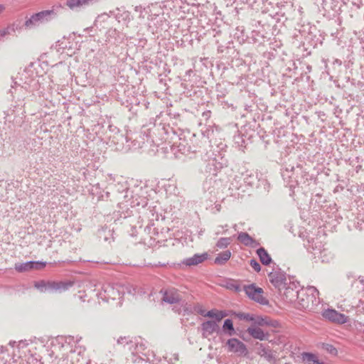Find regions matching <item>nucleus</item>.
Listing matches in <instances>:
<instances>
[{"instance_id": "nucleus-21", "label": "nucleus", "mask_w": 364, "mask_h": 364, "mask_svg": "<svg viewBox=\"0 0 364 364\" xmlns=\"http://www.w3.org/2000/svg\"><path fill=\"white\" fill-rule=\"evenodd\" d=\"M232 242L231 237H221L216 243V247L220 249L226 248Z\"/></svg>"}, {"instance_id": "nucleus-19", "label": "nucleus", "mask_w": 364, "mask_h": 364, "mask_svg": "<svg viewBox=\"0 0 364 364\" xmlns=\"http://www.w3.org/2000/svg\"><path fill=\"white\" fill-rule=\"evenodd\" d=\"M252 238V237L247 232H240L237 236V240L245 246H248L249 244H250Z\"/></svg>"}, {"instance_id": "nucleus-26", "label": "nucleus", "mask_w": 364, "mask_h": 364, "mask_svg": "<svg viewBox=\"0 0 364 364\" xmlns=\"http://www.w3.org/2000/svg\"><path fill=\"white\" fill-rule=\"evenodd\" d=\"M137 341H132V340H129L127 341V349L132 352V354H136V351L134 350V348H135V344L136 343Z\"/></svg>"}, {"instance_id": "nucleus-9", "label": "nucleus", "mask_w": 364, "mask_h": 364, "mask_svg": "<svg viewBox=\"0 0 364 364\" xmlns=\"http://www.w3.org/2000/svg\"><path fill=\"white\" fill-rule=\"evenodd\" d=\"M200 328L203 338H208L214 332L219 331V326L217 322L214 321H206L202 323Z\"/></svg>"}, {"instance_id": "nucleus-2", "label": "nucleus", "mask_w": 364, "mask_h": 364, "mask_svg": "<svg viewBox=\"0 0 364 364\" xmlns=\"http://www.w3.org/2000/svg\"><path fill=\"white\" fill-rule=\"evenodd\" d=\"M74 284L71 281H46L35 282L34 287L42 293H61L67 291Z\"/></svg>"}, {"instance_id": "nucleus-25", "label": "nucleus", "mask_w": 364, "mask_h": 364, "mask_svg": "<svg viewBox=\"0 0 364 364\" xmlns=\"http://www.w3.org/2000/svg\"><path fill=\"white\" fill-rule=\"evenodd\" d=\"M134 350L136 351V354L142 353L145 350V345L142 343V341H136Z\"/></svg>"}, {"instance_id": "nucleus-4", "label": "nucleus", "mask_w": 364, "mask_h": 364, "mask_svg": "<svg viewBox=\"0 0 364 364\" xmlns=\"http://www.w3.org/2000/svg\"><path fill=\"white\" fill-rule=\"evenodd\" d=\"M268 278L271 284L280 293L287 285V274L280 269H272L268 274Z\"/></svg>"}, {"instance_id": "nucleus-34", "label": "nucleus", "mask_w": 364, "mask_h": 364, "mask_svg": "<svg viewBox=\"0 0 364 364\" xmlns=\"http://www.w3.org/2000/svg\"><path fill=\"white\" fill-rule=\"evenodd\" d=\"M209 114H210V111H208V112H203V115H205H205L208 116V115H209Z\"/></svg>"}, {"instance_id": "nucleus-24", "label": "nucleus", "mask_w": 364, "mask_h": 364, "mask_svg": "<svg viewBox=\"0 0 364 364\" xmlns=\"http://www.w3.org/2000/svg\"><path fill=\"white\" fill-rule=\"evenodd\" d=\"M323 348L327 352H328L331 355H336L338 353L337 349L331 344H324Z\"/></svg>"}, {"instance_id": "nucleus-12", "label": "nucleus", "mask_w": 364, "mask_h": 364, "mask_svg": "<svg viewBox=\"0 0 364 364\" xmlns=\"http://www.w3.org/2000/svg\"><path fill=\"white\" fill-rule=\"evenodd\" d=\"M257 353L269 363H272L275 360L272 350L269 347L264 346L263 344H260L257 348Z\"/></svg>"}, {"instance_id": "nucleus-30", "label": "nucleus", "mask_w": 364, "mask_h": 364, "mask_svg": "<svg viewBox=\"0 0 364 364\" xmlns=\"http://www.w3.org/2000/svg\"><path fill=\"white\" fill-rule=\"evenodd\" d=\"M129 339L127 337H120L119 338L117 339V343L118 344H122L124 346V347H126L127 346V341H129Z\"/></svg>"}, {"instance_id": "nucleus-31", "label": "nucleus", "mask_w": 364, "mask_h": 364, "mask_svg": "<svg viewBox=\"0 0 364 364\" xmlns=\"http://www.w3.org/2000/svg\"><path fill=\"white\" fill-rule=\"evenodd\" d=\"M259 245V242L255 240V239L252 238V241H250V244H249L248 247L255 248Z\"/></svg>"}, {"instance_id": "nucleus-29", "label": "nucleus", "mask_w": 364, "mask_h": 364, "mask_svg": "<svg viewBox=\"0 0 364 364\" xmlns=\"http://www.w3.org/2000/svg\"><path fill=\"white\" fill-rule=\"evenodd\" d=\"M10 31H14V28L9 27L0 31V37H4L6 35L10 34Z\"/></svg>"}, {"instance_id": "nucleus-27", "label": "nucleus", "mask_w": 364, "mask_h": 364, "mask_svg": "<svg viewBox=\"0 0 364 364\" xmlns=\"http://www.w3.org/2000/svg\"><path fill=\"white\" fill-rule=\"evenodd\" d=\"M250 264L255 272H259L261 270V266L256 259H251L250 261Z\"/></svg>"}, {"instance_id": "nucleus-5", "label": "nucleus", "mask_w": 364, "mask_h": 364, "mask_svg": "<svg viewBox=\"0 0 364 364\" xmlns=\"http://www.w3.org/2000/svg\"><path fill=\"white\" fill-rule=\"evenodd\" d=\"M159 293L162 295L161 303L176 304H179L182 300L178 290L174 287L161 289Z\"/></svg>"}, {"instance_id": "nucleus-20", "label": "nucleus", "mask_w": 364, "mask_h": 364, "mask_svg": "<svg viewBox=\"0 0 364 364\" xmlns=\"http://www.w3.org/2000/svg\"><path fill=\"white\" fill-rule=\"evenodd\" d=\"M224 331H228L227 333L229 336H233L235 333V331L233 327L232 321L231 319H225L223 323Z\"/></svg>"}, {"instance_id": "nucleus-23", "label": "nucleus", "mask_w": 364, "mask_h": 364, "mask_svg": "<svg viewBox=\"0 0 364 364\" xmlns=\"http://www.w3.org/2000/svg\"><path fill=\"white\" fill-rule=\"evenodd\" d=\"M234 315L239 318L240 320H244L247 321H253V314H247L243 312H235Z\"/></svg>"}, {"instance_id": "nucleus-17", "label": "nucleus", "mask_w": 364, "mask_h": 364, "mask_svg": "<svg viewBox=\"0 0 364 364\" xmlns=\"http://www.w3.org/2000/svg\"><path fill=\"white\" fill-rule=\"evenodd\" d=\"M231 257V252L230 250H225L223 252H220L218 255V256L215 259V263L217 264H224L226 262H228Z\"/></svg>"}, {"instance_id": "nucleus-18", "label": "nucleus", "mask_w": 364, "mask_h": 364, "mask_svg": "<svg viewBox=\"0 0 364 364\" xmlns=\"http://www.w3.org/2000/svg\"><path fill=\"white\" fill-rule=\"evenodd\" d=\"M252 322L258 326H274L270 321H267V318H262L259 316H255L253 314V321Z\"/></svg>"}, {"instance_id": "nucleus-32", "label": "nucleus", "mask_w": 364, "mask_h": 364, "mask_svg": "<svg viewBox=\"0 0 364 364\" xmlns=\"http://www.w3.org/2000/svg\"><path fill=\"white\" fill-rule=\"evenodd\" d=\"M197 312H198L200 315H201V316H204V317H205V314H206V311H205V309H203L202 307H200V308L198 309V310L197 311Z\"/></svg>"}, {"instance_id": "nucleus-35", "label": "nucleus", "mask_w": 364, "mask_h": 364, "mask_svg": "<svg viewBox=\"0 0 364 364\" xmlns=\"http://www.w3.org/2000/svg\"><path fill=\"white\" fill-rule=\"evenodd\" d=\"M316 364H325L323 362H321V361H318Z\"/></svg>"}, {"instance_id": "nucleus-33", "label": "nucleus", "mask_w": 364, "mask_h": 364, "mask_svg": "<svg viewBox=\"0 0 364 364\" xmlns=\"http://www.w3.org/2000/svg\"><path fill=\"white\" fill-rule=\"evenodd\" d=\"M5 10V6L2 4H0V14Z\"/></svg>"}, {"instance_id": "nucleus-13", "label": "nucleus", "mask_w": 364, "mask_h": 364, "mask_svg": "<svg viewBox=\"0 0 364 364\" xmlns=\"http://www.w3.org/2000/svg\"><path fill=\"white\" fill-rule=\"evenodd\" d=\"M247 332L252 338L259 341H264L268 338V333H264V332L261 328L257 327H249L247 329Z\"/></svg>"}, {"instance_id": "nucleus-14", "label": "nucleus", "mask_w": 364, "mask_h": 364, "mask_svg": "<svg viewBox=\"0 0 364 364\" xmlns=\"http://www.w3.org/2000/svg\"><path fill=\"white\" fill-rule=\"evenodd\" d=\"M208 258V254L203 253L201 255L196 254L192 257L188 258L183 261V264L187 266L197 265Z\"/></svg>"}, {"instance_id": "nucleus-22", "label": "nucleus", "mask_w": 364, "mask_h": 364, "mask_svg": "<svg viewBox=\"0 0 364 364\" xmlns=\"http://www.w3.org/2000/svg\"><path fill=\"white\" fill-rule=\"evenodd\" d=\"M303 358L304 360L307 361L309 364H316L319 361L317 357L311 353H304L303 354Z\"/></svg>"}, {"instance_id": "nucleus-3", "label": "nucleus", "mask_w": 364, "mask_h": 364, "mask_svg": "<svg viewBox=\"0 0 364 364\" xmlns=\"http://www.w3.org/2000/svg\"><path fill=\"white\" fill-rule=\"evenodd\" d=\"M57 14L53 9L51 10H45L33 14L28 18L24 23L27 28H32L38 26L40 24L48 22L55 18Z\"/></svg>"}, {"instance_id": "nucleus-7", "label": "nucleus", "mask_w": 364, "mask_h": 364, "mask_svg": "<svg viewBox=\"0 0 364 364\" xmlns=\"http://www.w3.org/2000/svg\"><path fill=\"white\" fill-rule=\"evenodd\" d=\"M228 350L234 353L237 355H246L248 353L247 348L245 343L237 338H230L226 343Z\"/></svg>"}, {"instance_id": "nucleus-15", "label": "nucleus", "mask_w": 364, "mask_h": 364, "mask_svg": "<svg viewBox=\"0 0 364 364\" xmlns=\"http://www.w3.org/2000/svg\"><path fill=\"white\" fill-rule=\"evenodd\" d=\"M261 263L264 265H269L272 262V258L264 247H260L257 250Z\"/></svg>"}, {"instance_id": "nucleus-16", "label": "nucleus", "mask_w": 364, "mask_h": 364, "mask_svg": "<svg viewBox=\"0 0 364 364\" xmlns=\"http://www.w3.org/2000/svg\"><path fill=\"white\" fill-rule=\"evenodd\" d=\"M226 316L227 314L223 311L212 309L210 311H206L205 317L213 318L215 319V321L219 322Z\"/></svg>"}, {"instance_id": "nucleus-28", "label": "nucleus", "mask_w": 364, "mask_h": 364, "mask_svg": "<svg viewBox=\"0 0 364 364\" xmlns=\"http://www.w3.org/2000/svg\"><path fill=\"white\" fill-rule=\"evenodd\" d=\"M121 18L122 20L130 21V13L129 11H124L120 16L117 15V18L118 21H120Z\"/></svg>"}, {"instance_id": "nucleus-10", "label": "nucleus", "mask_w": 364, "mask_h": 364, "mask_svg": "<svg viewBox=\"0 0 364 364\" xmlns=\"http://www.w3.org/2000/svg\"><path fill=\"white\" fill-rule=\"evenodd\" d=\"M296 285L294 283L289 284L288 287H285L283 296L287 302L294 303L299 293V289H296Z\"/></svg>"}, {"instance_id": "nucleus-8", "label": "nucleus", "mask_w": 364, "mask_h": 364, "mask_svg": "<svg viewBox=\"0 0 364 364\" xmlns=\"http://www.w3.org/2000/svg\"><path fill=\"white\" fill-rule=\"evenodd\" d=\"M322 315L325 318L336 323L343 324L348 321V317L346 315L334 309H327L323 311Z\"/></svg>"}, {"instance_id": "nucleus-37", "label": "nucleus", "mask_w": 364, "mask_h": 364, "mask_svg": "<svg viewBox=\"0 0 364 364\" xmlns=\"http://www.w3.org/2000/svg\"><path fill=\"white\" fill-rule=\"evenodd\" d=\"M91 28H87L85 30L87 31V30H90Z\"/></svg>"}, {"instance_id": "nucleus-11", "label": "nucleus", "mask_w": 364, "mask_h": 364, "mask_svg": "<svg viewBox=\"0 0 364 364\" xmlns=\"http://www.w3.org/2000/svg\"><path fill=\"white\" fill-rule=\"evenodd\" d=\"M46 266L45 263H39L36 262H26L24 263L15 264V269L18 272H28L33 269H40Z\"/></svg>"}, {"instance_id": "nucleus-6", "label": "nucleus", "mask_w": 364, "mask_h": 364, "mask_svg": "<svg viewBox=\"0 0 364 364\" xmlns=\"http://www.w3.org/2000/svg\"><path fill=\"white\" fill-rule=\"evenodd\" d=\"M244 291L247 296L252 300L263 305L268 304L267 299L263 296V289L256 287L255 284L245 286Z\"/></svg>"}, {"instance_id": "nucleus-36", "label": "nucleus", "mask_w": 364, "mask_h": 364, "mask_svg": "<svg viewBox=\"0 0 364 364\" xmlns=\"http://www.w3.org/2000/svg\"><path fill=\"white\" fill-rule=\"evenodd\" d=\"M157 17H159V18L160 21H162V19H161V18H164L163 17H159V16H157Z\"/></svg>"}, {"instance_id": "nucleus-1", "label": "nucleus", "mask_w": 364, "mask_h": 364, "mask_svg": "<svg viewBox=\"0 0 364 364\" xmlns=\"http://www.w3.org/2000/svg\"><path fill=\"white\" fill-rule=\"evenodd\" d=\"M315 293L318 294V291L314 287L300 289L297 298L294 303L295 307L299 310H311L316 304Z\"/></svg>"}]
</instances>
